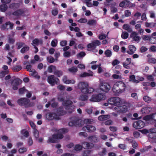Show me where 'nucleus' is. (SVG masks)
<instances>
[{"label":"nucleus","instance_id":"obj_1","mask_svg":"<svg viewBox=\"0 0 156 156\" xmlns=\"http://www.w3.org/2000/svg\"><path fill=\"white\" fill-rule=\"evenodd\" d=\"M110 89L111 86L108 82L105 81H100L99 84V88L97 89L95 91L99 93H100L101 92L107 93Z\"/></svg>","mask_w":156,"mask_h":156},{"label":"nucleus","instance_id":"obj_2","mask_svg":"<svg viewBox=\"0 0 156 156\" xmlns=\"http://www.w3.org/2000/svg\"><path fill=\"white\" fill-rule=\"evenodd\" d=\"M122 102L121 99L119 97H115L110 98L108 100L107 103L104 104V105L105 106H112V107L114 109V107H118L122 105Z\"/></svg>","mask_w":156,"mask_h":156},{"label":"nucleus","instance_id":"obj_3","mask_svg":"<svg viewBox=\"0 0 156 156\" xmlns=\"http://www.w3.org/2000/svg\"><path fill=\"white\" fill-rule=\"evenodd\" d=\"M68 131L67 129H62L58 130L57 135H53L49 137L48 142L49 143H54L56 139H61L63 137L62 134L65 133Z\"/></svg>","mask_w":156,"mask_h":156},{"label":"nucleus","instance_id":"obj_4","mask_svg":"<svg viewBox=\"0 0 156 156\" xmlns=\"http://www.w3.org/2000/svg\"><path fill=\"white\" fill-rule=\"evenodd\" d=\"M88 83L86 82H80L78 84V88L84 94L91 93L94 91V89L91 87H88Z\"/></svg>","mask_w":156,"mask_h":156},{"label":"nucleus","instance_id":"obj_5","mask_svg":"<svg viewBox=\"0 0 156 156\" xmlns=\"http://www.w3.org/2000/svg\"><path fill=\"white\" fill-rule=\"evenodd\" d=\"M125 85L124 83L119 81L115 83L113 87V92L116 94L123 92L125 89Z\"/></svg>","mask_w":156,"mask_h":156},{"label":"nucleus","instance_id":"obj_6","mask_svg":"<svg viewBox=\"0 0 156 156\" xmlns=\"http://www.w3.org/2000/svg\"><path fill=\"white\" fill-rule=\"evenodd\" d=\"M106 98V96L100 94H93L92 95L90 100L91 101L97 102L101 100H104Z\"/></svg>","mask_w":156,"mask_h":156},{"label":"nucleus","instance_id":"obj_7","mask_svg":"<svg viewBox=\"0 0 156 156\" xmlns=\"http://www.w3.org/2000/svg\"><path fill=\"white\" fill-rule=\"evenodd\" d=\"M13 26V23L10 21H8L5 24L2 25L0 26V29L2 30H8L9 29H12Z\"/></svg>","mask_w":156,"mask_h":156},{"label":"nucleus","instance_id":"obj_8","mask_svg":"<svg viewBox=\"0 0 156 156\" xmlns=\"http://www.w3.org/2000/svg\"><path fill=\"white\" fill-rule=\"evenodd\" d=\"M29 100L26 98H21L18 100L17 103L18 104L21 105H25L26 106H31L33 105L34 104L30 105L29 104Z\"/></svg>","mask_w":156,"mask_h":156},{"label":"nucleus","instance_id":"obj_9","mask_svg":"<svg viewBox=\"0 0 156 156\" xmlns=\"http://www.w3.org/2000/svg\"><path fill=\"white\" fill-rule=\"evenodd\" d=\"M48 81L52 86H53L55 83L57 84L59 83V80L58 78H55L54 76L52 75L48 76Z\"/></svg>","mask_w":156,"mask_h":156},{"label":"nucleus","instance_id":"obj_10","mask_svg":"<svg viewBox=\"0 0 156 156\" xmlns=\"http://www.w3.org/2000/svg\"><path fill=\"white\" fill-rule=\"evenodd\" d=\"M114 110L118 113L126 112L128 111V109L126 106L120 105L118 107H114Z\"/></svg>","mask_w":156,"mask_h":156},{"label":"nucleus","instance_id":"obj_11","mask_svg":"<svg viewBox=\"0 0 156 156\" xmlns=\"http://www.w3.org/2000/svg\"><path fill=\"white\" fill-rule=\"evenodd\" d=\"M144 119L149 121L151 123L156 122V113L147 115L144 117Z\"/></svg>","mask_w":156,"mask_h":156},{"label":"nucleus","instance_id":"obj_12","mask_svg":"<svg viewBox=\"0 0 156 156\" xmlns=\"http://www.w3.org/2000/svg\"><path fill=\"white\" fill-rule=\"evenodd\" d=\"M145 126V123L143 121L140 120L134 122L133 124V127L136 129H140Z\"/></svg>","mask_w":156,"mask_h":156},{"label":"nucleus","instance_id":"obj_13","mask_svg":"<svg viewBox=\"0 0 156 156\" xmlns=\"http://www.w3.org/2000/svg\"><path fill=\"white\" fill-rule=\"evenodd\" d=\"M130 38L133 41L138 42L140 41V37L138 36V34L135 31H132L130 35Z\"/></svg>","mask_w":156,"mask_h":156},{"label":"nucleus","instance_id":"obj_14","mask_svg":"<svg viewBox=\"0 0 156 156\" xmlns=\"http://www.w3.org/2000/svg\"><path fill=\"white\" fill-rule=\"evenodd\" d=\"M128 50L126 51L127 53L129 55H133L136 51V48L135 46L130 45L128 46Z\"/></svg>","mask_w":156,"mask_h":156},{"label":"nucleus","instance_id":"obj_15","mask_svg":"<svg viewBox=\"0 0 156 156\" xmlns=\"http://www.w3.org/2000/svg\"><path fill=\"white\" fill-rule=\"evenodd\" d=\"M62 81L63 82L66 84H74L76 82L74 80H69L68 79L67 77L66 76H64L62 78Z\"/></svg>","mask_w":156,"mask_h":156},{"label":"nucleus","instance_id":"obj_16","mask_svg":"<svg viewBox=\"0 0 156 156\" xmlns=\"http://www.w3.org/2000/svg\"><path fill=\"white\" fill-rule=\"evenodd\" d=\"M21 83V81L19 79H15L12 83V85L13 89L16 90L18 89L17 86Z\"/></svg>","mask_w":156,"mask_h":156},{"label":"nucleus","instance_id":"obj_17","mask_svg":"<svg viewBox=\"0 0 156 156\" xmlns=\"http://www.w3.org/2000/svg\"><path fill=\"white\" fill-rule=\"evenodd\" d=\"M83 129L85 131H87L88 132H92L95 131L96 130V128L94 126L89 125L83 127Z\"/></svg>","mask_w":156,"mask_h":156},{"label":"nucleus","instance_id":"obj_18","mask_svg":"<svg viewBox=\"0 0 156 156\" xmlns=\"http://www.w3.org/2000/svg\"><path fill=\"white\" fill-rule=\"evenodd\" d=\"M46 117L47 119L49 120H52L54 119H58V118L56 115L54 113H49L46 115Z\"/></svg>","mask_w":156,"mask_h":156},{"label":"nucleus","instance_id":"obj_19","mask_svg":"<svg viewBox=\"0 0 156 156\" xmlns=\"http://www.w3.org/2000/svg\"><path fill=\"white\" fill-rule=\"evenodd\" d=\"M64 99L63 97H59L58 98V100L60 101H63V105L67 107L69 105H71L72 102L70 100H67L66 101H64Z\"/></svg>","mask_w":156,"mask_h":156},{"label":"nucleus","instance_id":"obj_20","mask_svg":"<svg viewBox=\"0 0 156 156\" xmlns=\"http://www.w3.org/2000/svg\"><path fill=\"white\" fill-rule=\"evenodd\" d=\"M152 110V108L151 107L146 106L144 107L141 110L142 114H147Z\"/></svg>","mask_w":156,"mask_h":156},{"label":"nucleus","instance_id":"obj_21","mask_svg":"<svg viewBox=\"0 0 156 156\" xmlns=\"http://www.w3.org/2000/svg\"><path fill=\"white\" fill-rule=\"evenodd\" d=\"M14 57V55L12 53L9 52L8 55L7 56V63L8 65H10L12 60L11 58Z\"/></svg>","mask_w":156,"mask_h":156},{"label":"nucleus","instance_id":"obj_22","mask_svg":"<svg viewBox=\"0 0 156 156\" xmlns=\"http://www.w3.org/2000/svg\"><path fill=\"white\" fill-rule=\"evenodd\" d=\"M93 72L91 71H88V73L84 72L81 73L80 76L81 77H85L87 76H92L93 75Z\"/></svg>","mask_w":156,"mask_h":156},{"label":"nucleus","instance_id":"obj_23","mask_svg":"<svg viewBox=\"0 0 156 156\" xmlns=\"http://www.w3.org/2000/svg\"><path fill=\"white\" fill-rule=\"evenodd\" d=\"M42 43V41L41 40H39L37 39H34L32 41V45L35 46V45H38L39 44Z\"/></svg>","mask_w":156,"mask_h":156},{"label":"nucleus","instance_id":"obj_24","mask_svg":"<svg viewBox=\"0 0 156 156\" xmlns=\"http://www.w3.org/2000/svg\"><path fill=\"white\" fill-rule=\"evenodd\" d=\"M79 122H80L81 124L85 123V124H88L92 123L93 122V120L89 119H86L84 120V121L82 120H80L78 121Z\"/></svg>","mask_w":156,"mask_h":156},{"label":"nucleus","instance_id":"obj_25","mask_svg":"<svg viewBox=\"0 0 156 156\" xmlns=\"http://www.w3.org/2000/svg\"><path fill=\"white\" fill-rule=\"evenodd\" d=\"M78 70V69L77 68L74 66L68 69V71L69 72L73 74H74L77 72Z\"/></svg>","mask_w":156,"mask_h":156},{"label":"nucleus","instance_id":"obj_26","mask_svg":"<svg viewBox=\"0 0 156 156\" xmlns=\"http://www.w3.org/2000/svg\"><path fill=\"white\" fill-rule=\"evenodd\" d=\"M123 28L127 31L129 32H131L132 31V29L128 24H125L123 25L122 27Z\"/></svg>","mask_w":156,"mask_h":156},{"label":"nucleus","instance_id":"obj_27","mask_svg":"<svg viewBox=\"0 0 156 156\" xmlns=\"http://www.w3.org/2000/svg\"><path fill=\"white\" fill-rule=\"evenodd\" d=\"M82 145L85 148L90 149L93 147L94 145L92 144H90L87 142L82 143Z\"/></svg>","mask_w":156,"mask_h":156},{"label":"nucleus","instance_id":"obj_28","mask_svg":"<svg viewBox=\"0 0 156 156\" xmlns=\"http://www.w3.org/2000/svg\"><path fill=\"white\" fill-rule=\"evenodd\" d=\"M129 81L135 83H139V80L136 79L135 76L133 75H131L129 76Z\"/></svg>","mask_w":156,"mask_h":156},{"label":"nucleus","instance_id":"obj_29","mask_svg":"<svg viewBox=\"0 0 156 156\" xmlns=\"http://www.w3.org/2000/svg\"><path fill=\"white\" fill-rule=\"evenodd\" d=\"M21 135L25 137H27L29 136L28 132L26 129H23L20 131Z\"/></svg>","mask_w":156,"mask_h":156},{"label":"nucleus","instance_id":"obj_30","mask_svg":"<svg viewBox=\"0 0 156 156\" xmlns=\"http://www.w3.org/2000/svg\"><path fill=\"white\" fill-rule=\"evenodd\" d=\"M33 135L36 139H38L39 136V133L37 129H35L33 130Z\"/></svg>","mask_w":156,"mask_h":156},{"label":"nucleus","instance_id":"obj_31","mask_svg":"<svg viewBox=\"0 0 156 156\" xmlns=\"http://www.w3.org/2000/svg\"><path fill=\"white\" fill-rule=\"evenodd\" d=\"M30 74L31 76L34 77L37 79H39L40 78V76L37 75V73L35 71L34 69L32 70L30 72Z\"/></svg>","mask_w":156,"mask_h":156},{"label":"nucleus","instance_id":"obj_32","mask_svg":"<svg viewBox=\"0 0 156 156\" xmlns=\"http://www.w3.org/2000/svg\"><path fill=\"white\" fill-rule=\"evenodd\" d=\"M69 126H75L76 127H80L82 125V124L80 125L79 124H76V119L72 120V121L69 122Z\"/></svg>","mask_w":156,"mask_h":156},{"label":"nucleus","instance_id":"obj_33","mask_svg":"<svg viewBox=\"0 0 156 156\" xmlns=\"http://www.w3.org/2000/svg\"><path fill=\"white\" fill-rule=\"evenodd\" d=\"M56 70V67L53 65H51L48 68V71L49 73H54V74Z\"/></svg>","mask_w":156,"mask_h":156},{"label":"nucleus","instance_id":"obj_34","mask_svg":"<svg viewBox=\"0 0 156 156\" xmlns=\"http://www.w3.org/2000/svg\"><path fill=\"white\" fill-rule=\"evenodd\" d=\"M156 25V23H149L147 22H146L145 23V25L146 27H150L151 28L154 27Z\"/></svg>","mask_w":156,"mask_h":156},{"label":"nucleus","instance_id":"obj_35","mask_svg":"<svg viewBox=\"0 0 156 156\" xmlns=\"http://www.w3.org/2000/svg\"><path fill=\"white\" fill-rule=\"evenodd\" d=\"M12 69L14 71L16 72L22 69V67L20 65H17L13 66Z\"/></svg>","mask_w":156,"mask_h":156},{"label":"nucleus","instance_id":"obj_36","mask_svg":"<svg viewBox=\"0 0 156 156\" xmlns=\"http://www.w3.org/2000/svg\"><path fill=\"white\" fill-rule=\"evenodd\" d=\"M24 11L21 9H19L14 12L13 14L15 16H18L23 14Z\"/></svg>","mask_w":156,"mask_h":156},{"label":"nucleus","instance_id":"obj_37","mask_svg":"<svg viewBox=\"0 0 156 156\" xmlns=\"http://www.w3.org/2000/svg\"><path fill=\"white\" fill-rule=\"evenodd\" d=\"M129 34L128 33L125 31L122 32L121 34V37L124 39H127L129 36Z\"/></svg>","mask_w":156,"mask_h":156},{"label":"nucleus","instance_id":"obj_38","mask_svg":"<svg viewBox=\"0 0 156 156\" xmlns=\"http://www.w3.org/2000/svg\"><path fill=\"white\" fill-rule=\"evenodd\" d=\"M89 139L91 141L96 142L98 141V138L95 136H91L89 137Z\"/></svg>","mask_w":156,"mask_h":156},{"label":"nucleus","instance_id":"obj_39","mask_svg":"<svg viewBox=\"0 0 156 156\" xmlns=\"http://www.w3.org/2000/svg\"><path fill=\"white\" fill-rule=\"evenodd\" d=\"M147 56L150 57L151 55H148ZM148 62L150 63L155 64L156 63V59L153 58H149L148 59Z\"/></svg>","mask_w":156,"mask_h":156},{"label":"nucleus","instance_id":"obj_40","mask_svg":"<svg viewBox=\"0 0 156 156\" xmlns=\"http://www.w3.org/2000/svg\"><path fill=\"white\" fill-rule=\"evenodd\" d=\"M7 9V6L6 5H3L0 6V10L2 12H5Z\"/></svg>","mask_w":156,"mask_h":156},{"label":"nucleus","instance_id":"obj_41","mask_svg":"<svg viewBox=\"0 0 156 156\" xmlns=\"http://www.w3.org/2000/svg\"><path fill=\"white\" fill-rule=\"evenodd\" d=\"M9 72V71H0V77L3 78Z\"/></svg>","mask_w":156,"mask_h":156},{"label":"nucleus","instance_id":"obj_42","mask_svg":"<svg viewBox=\"0 0 156 156\" xmlns=\"http://www.w3.org/2000/svg\"><path fill=\"white\" fill-rule=\"evenodd\" d=\"M17 152V150L16 149H13L11 150L9 153L10 156H12L15 154H16Z\"/></svg>","mask_w":156,"mask_h":156},{"label":"nucleus","instance_id":"obj_43","mask_svg":"<svg viewBox=\"0 0 156 156\" xmlns=\"http://www.w3.org/2000/svg\"><path fill=\"white\" fill-rule=\"evenodd\" d=\"M62 74L63 73L62 71L58 70H56L55 72L54 73V74L56 75L58 77H60L62 76Z\"/></svg>","mask_w":156,"mask_h":156},{"label":"nucleus","instance_id":"obj_44","mask_svg":"<svg viewBox=\"0 0 156 156\" xmlns=\"http://www.w3.org/2000/svg\"><path fill=\"white\" fill-rule=\"evenodd\" d=\"M82 147L80 144H77L74 147V150L76 151H79L82 149Z\"/></svg>","mask_w":156,"mask_h":156},{"label":"nucleus","instance_id":"obj_45","mask_svg":"<svg viewBox=\"0 0 156 156\" xmlns=\"http://www.w3.org/2000/svg\"><path fill=\"white\" fill-rule=\"evenodd\" d=\"M93 42L94 44V45L95 47H96L97 46H98L101 45V43L100 41L98 40H95L93 41Z\"/></svg>","mask_w":156,"mask_h":156},{"label":"nucleus","instance_id":"obj_46","mask_svg":"<svg viewBox=\"0 0 156 156\" xmlns=\"http://www.w3.org/2000/svg\"><path fill=\"white\" fill-rule=\"evenodd\" d=\"M144 100L147 103H149L151 102V98L147 96H144L143 98Z\"/></svg>","mask_w":156,"mask_h":156},{"label":"nucleus","instance_id":"obj_47","mask_svg":"<svg viewBox=\"0 0 156 156\" xmlns=\"http://www.w3.org/2000/svg\"><path fill=\"white\" fill-rule=\"evenodd\" d=\"M87 47L89 50H91L92 48H95L93 42L91 43L88 44L87 45Z\"/></svg>","mask_w":156,"mask_h":156},{"label":"nucleus","instance_id":"obj_48","mask_svg":"<svg viewBox=\"0 0 156 156\" xmlns=\"http://www.w3.org/2000/svg\"><path fill=\"white\" fill-rule=\"evenodd\" d=\"M27 90L25 89L24 87L21 88L19 89V93L20 94H22L24 93L25 92H26Z\"/></svg>","mask_w":156,"mask_h":156},{"label":"nucleus","instance_id":"obj_49","mask_svg":"<svg viewBox=\"0 0 156 156\" xmlns=\"http://www.w3.org/2000/svg\"><path fill=\"white\" fill-rule=\"evenodd\" d=\"M58 44V41L56 39L53 40L51 42V45L53 47H56Z\"/></svg>","mask_w":156,"mask_h":156},{"label":"nucleus","instance_id":"obj_50","mask_svg":"<svg viewBox=\"0 0 156 156\" xmlns=\"http://www.w3.org/2000/svg\"><path fill=\"white\" fill-rule=\"evenodd\" d=\"M105 54L107 57H110L112 55L111 51L109 50H106L105 52Z\"/></svg>","mask_w":156,"mask_h":156},{"label":"nucleus","instance_id":"obj_51","mask_svg":"<svg viewBox=\"0 0 156 156\" xmlns=\"http://www.w3.org/2000/svg\"><path fill=\"white\" fill-rule=\"evenodd\" d=\"M88 99V97L86 95H81L80 96V99L82 101H85L87 100Z\"/></svg>","mask_w":156,"mask_h":156},{"label":"nucleus","instance_id":"obj_52","mask_svg":"<svg viewBox=\"0 0 156 156\" xmlns=\"http://www.w3.org/2000/svg\"><path fill=\"white\" fill-rule=\"evenodd\" d=\"M96 23V21L95 20H91L88 21L87 24L90 25H92L95 24Z\"/></svg>","mask_w":156,"mask_h":156},{"label":"nucleus","instance_id":"obj_53","mask_svg":"<svg viewBox=\"0 0 156 156\" xmlns=\"http://www.w3.org/2000/svg\"><path fill=\"white\" fill-rule=\"evenodd\" d=\"M29 49V47L27 46L24 47L21 50V52L22 53H24L27 51Z\"/></svg>","mask_w":156,"mask_h":156},{"label":"nucleus","instance_id":"obj_54","mask_svg":"<svg viewBox=\"0 0 156 156\" xmlns=\"http://www.w3.org/2000/svg\"><path fill=\"white\" fill-rule=\"evenodd\" d=\"M112 77L115 79H120L121 78V75L114 74L112 75Z\"/></svg>","mask_w":156,"mask_h":156},{"label":"nucleus","instance_id":"obj_55","mask_svg":"<svg viewBox=\"0 0 156 156\" xmlns=\"http://www.w3.org/2000/svg\"><path fill=\"white\" fill-rule=\"evenodd\" d=\"M150 43L152 44H156V38L155 37H151L150 40Z\"/></svg>","mask_w":156,"mask_h":156},{"label":"nucleus","instance_id":"obj_56","mask_svg":"<svg viewBox=\"0 0 156 156\" xmlns=\"http://www.w3.org/2000/svg\"><path fill=\"white\" fill-rule=\"evenodd\" d=\"M37 155L38 156L43 155L44 156H46L48 155L47 154L44 153V151H38L37 152Z\"/></svg>","mask_w":156,"mask_h":156},{"label":"nucleus","instance_id":"obj_57","mask_svg":"<svg viewBox=\"0 0 156 156\" xmlns=\"http://www.w3.org/2000/svg\"><path fill=\"white\" fill-rule=\"evenodd\" d=\"M85 111L88 114H90L92 112L93 108H86Z\"/></svg>","mask_w":156,"mask_h":156},{"label":"nucleus","instance_id":"obj_58","mask_svg":"<svg viewBox=\"0 0 156 156\" xmlns=\"http://www.w3.org/2000/svg\"><path fill=\"white\" fill-rule=\"evenodd\" d=\"M87 21V20L85 18H81L77 21L78 22L82 23H86Z\"/></svg>","mask_w":156,"mask_h":156},{"label":"nucleus","instance_id":"obj_59","mask_svg":"<svg viewBox=\"0 0 156 156\" xmlns=\"http://www.w3.org/2000/svg\"><path fill=\"white\" fill-rule=\"evenodd\" d=\"M47 59L48 61L51 63H52L54 61V59L50 56L47 57Z\"/></svg>","mask_w":156,"mask_h":156},{"label":"nucleus","instance_id":"obj_60","mask_svg":"<svg viewBox=\"0 0 156 156\" xmlns=\"http://www.w3.org/2000/svg\"><path fill=\"white\" fill-rule=\"evenodd\" d=\"M120 63V62L117 59H115L112 62V64L113 66H115L116 65L119 64Z\"/></svg>","mask_w":156,"mask_h":156},{"label":"nucleus","instance_id":"obj_61","mask_svg":"<svg viewBox=\"0 0 156 156\" xmlns=\"http://www.w3.org/2000/svg\"><path fill=\"white\" fill-rule=\"evenodd\" d=\"M91 0H86V3L87 6L89 7H91L93 6V4L90 2Z\"/></svg>","mask_w":156,"mask_h":156},{"label":"nucleus","instance_id":"obj_62","mask_svg":"<svg viewBox=\"0 0 156 156\" xmlns=\"http://www.w3.org/2000/svg\"><path fill=\"white\" fill-rule=\"evenodd\" d=\"M125 14L126 17H128L131 15V12L129 10H127L125 11Z\"/></svg>","mask_w":156,"mask_h":156},{"label":"nucleus","instance_id":"obj_63","mask_svg":"<svg viewBox=\"0 0 156 156\" xmlns=\"http://www.w3.org/2000/svg\"><path fill=\"white\" fill-rule=\"evenodd\" d=\"M57 88L60 90H62L65 89V87L62 85L60 84L57 87Z\"/></svg>","mask_w":156,"mask_h":156},{"label":"nucleus","instance_id":"obj_64","mask_svg":"<svg viewBox=\"0 0 156 156\" xmlns=\"http://www.w3.org/2000/svg\"><path fill=\"white\" fill-rule=\"evenodd\" d=\"M150 50L151 51L156 52V47L154 45L151 46L150 48Z\"/></svg>","mask_w":156,"mask_h":156}]
</instances>
